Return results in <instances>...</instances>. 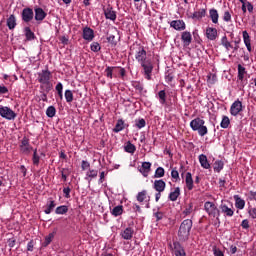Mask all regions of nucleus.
Segmentation results:
<instances>
[{
	"mask_svg": "<svg viewBox=\"0 0 256 256\" xmlns=\"http://www.w3.org/2000/svg\"><path fill=\"white\" fill-rule=\"evenodd\" d=\"M63 193H64L65 199L71 198V188H69V187L64 188Z\"/></svg>",
	"mask_w": 256,
	"mask_h": 256,
	"instance_id": "54",
	"label": "nucleus"
},
{
	"mask_svg": "<svg viewBox=\"0 0 256 256\" xmlns=\"http://www.w3.org/2000/svg\"><path fill=\"white\" fill-rule=\"evenodd\" d=\"M165 187H167V184L163 181V179L154 181V189L157 191V193H163V191H165Z\"/></svg>",
	"mask_w": 256,
	"mask_h": 256,
	"instance_id": "17",
	"label": "nucleus"
},
{
	"mask_svg": "<svg viewBox=\"0 0 256 256\" xmlns=\"http://www.w3.org/2000/svg\"><path fill=\"white\" fill-rule=\"evenodd\" d=\"M136 199L138 203H143L147 199V190H142L141 192H138L136 195Z\"/></svg>",
	"mask_w": 256,
	"mask_h": 256,
	"instance_id": "32",
	"label": "nucleus"
},
{
	"mask_svg": "<svg viewBox=\"0 0 256 256\" xmlns=\"http://www.w3.org/2000/svg\"><path fill=\"white\" fill-rule=\"evenodd\" d=\"M0 117H3V119H7L8 121H13V119L17 117V114L7 106H0Z\"/></svg>",
	"mask_w": 256,
	"mask_h": 256,
	"instance_id": "5",
	"label": "nucleus"
},
{
	"mask_svg": "<svg viewBox=\"0 0 256 256\" xmlns=\"http://www.w3.org/2000/svg\"><path fill=\"white\" fill-rule=\"evenodd\" d=\"M246 9L249 13H253V4L251 2L247 1L246 2Z\"/></svg>",
	"mask_w": 256,
	"mask_h": 256,
	"instance_id": "60",
	"label": "nucleus"
},
{
	"mask_svg": "<svg viewBox=\"0 0 256 256\" xmlns=\"http://www.w3.org/2000/svg\"><path fill=\"white\" fill-rule=\"evenodd\" d=\"M185 183L188 191H193V175L191 172L186 173Z\"/></svg>",
	"mask_w": 256,
	"mask_h": 256,
	"instance_id": "22",
	"label": "nucleus"
},
{
	"mask_svg": "<svg viewBox=\"0 0 256 256\" xmlns=\"http://www.w3.org/2000/svg\"><path fill=\"white\" fill-rule=\"evenodd\" d=\"M242 229H249V220L245 219L241 223Z\"/></svg>",
	"mask_w": 256,
	"mask_h": 256,
	"instance_id": "58",
	"label": "nucleus"
},
{
	"mask_svg": "<svg viewBox=\"0 0 256 256\" xmlns=\"http://www.w3.org/2000/svg\"><path fill=\"white\" fill-rule=\"evenodd\" d=\"M170 26L176 31H185V22L183 20H174L170 23Z\"/></svg>",
	"mask_w": 256,
	"mask_h": 256,
	"instance_id": "18",
	"label": "nucleus"
},
{
	"mask_svg": "<svg viewBox=\"0 0 256 256\" xmlns=\"http://www.w3.org/2000/svg\"><path fill=\"white\" fill-rule=\"evenodd\" d=\"M173 251L175 256H186L185 248L179 242L173 243Z\"/></svg>",
	"mask_w": 256,
	"mask_h": 256,
	"instance_id": "13",
	"label": "nucleus"
},
{
	"mask_svg": "<svg viewBox=\"0 0 256 256\" xmlns=\"http://www.w3.org/2000/svg\"><path fill=\"white\" fill-rule=\"evenodd\" d=\"M206 37L209 41H215L217 39V30L215 28H206Z\"/></svg>",
	"mask_w": 256,
	"mask_h": 256,
	"instance_id": "21",
	"label": "nucleus"
},
{
	"mask_svg": "<svg viewBox=\"0 0 256 256\" xmlns=\"http://www.w3.org/2000/svg\"><path fill=\"white\" fill-rule=\"evenodd\" d=\"M107 41H108V43H111V45H117V38H115V35H113V34H110L107 37Z\"/></svg>",
	"mask_w": 256,
	"mask_h": 256,
	"instance_id": "52",
	"label": "nucleus"
},
{
	"mask_svg": "<svg viewBox=\"0 0 256 256\" xmlns=\"http://www.w3.org/2000/svg\"><path fill=\"white\" fill-rule=\"evenodd\" d=\"M34 13L35 21H43L47 17V12L43 8H35Z\"/></svg>",
	"mask_w": 256,
	"mask_h": 256,
	"instance_id": "16",
	"label": "nucleus"
},
{
	"mask_svg": "<svg viewBox=\"0 0 256 256\" xmlns=\"http://www.w3.org/2000/svg\"><path fill=\"white\" fill-rule=\"evenodd\" d=\"M245 75H247V70L243 65L238 64V80L243 81V79H245Z\"/></svg>",
	"mask_w": 256,
	"mask_h": 256,
	"instance_id": "27",
	"label": "nucleus"
},
{
	"mask_svg": "<svg viewBox=\"0 0 256 256\" xmlns=\"http://www.w3.org/2000/svg\"><path fill=\"white\" fill-rule=\"evenodd\" d=\"M223 21H225L226 23H229V21H231V12L229 11L224 12Z\"/></svg>",
	"mask_w": 256,
	"mask_h": 256,
	"instance_id": "55",
	"label": "nucleus"
},
{
	"mask_svg": "<svg viewBox=\"0 0 256 256\" xmlns=\"http://www.w3.org/2000/svg\"><path fill=\"white\" fill-rule=\"evenodd\" d=\"M5 93H9V89L5 86H0V95H5Z\"/></svg>",
	"mask_w": 256,
	"mask_h": 256,
	"instance_id": "62",
	"label": "nucleus"
},
{
	"mask_svg": "<svg viewBox=\"0 0 256 256\" xmlns=\"http://www.w3.org/2000/svg\"><path fill=\"white\" fill-rule=\"evenodd\" d=\"M173 79H174L173 74L169 73V74L165 75V80L167 83H171V81H173Z\"/></svg>",
	"mask_w": 256,
	"mask_h": 256,
	"instance_id": "59",
	"label": "nucleus"
},
{
	"mask_svg": "<svg viewBox=\"0 0 256 256\" xmlns=\"http://www.w3.org/2000/svg\"><path fill=\"white\" fill-rule=\"evenodd\" d=\"M91 167V164L88 161L83 160L82 161V169L85 171L86 169H89Z\"/></svg>",
	"mask_w": 256,
	"mask_h": 256,
	"instance_id": "57",
	"label": "nucleus"
},
{
	"mask_svg": "<svg viewBox=\"0 0 256 256\" xmlns=\"http://www.w3.org/2000/svg\"><path fill=\"white\" fill-rule=\"evenodd\" d=\"M125 129V122L122 119H119L113 129L114 133H119Z\"/></svg>",
	"mask_w": 256,
	"mask_h": 256,
	"instance_id": "29",
	"label": "nucleus"
},
{
	"mask_svg": "<svg viewBox=\"0 0 256 256\" xmlns=\"http://www.w3.org/2000/svg\"><path fill=\"white\" fill-rule=\"evenodd\" d=\"M193 228V221L191 219L184 220L179 228L178 237L180 241H188Z\"/></svg>",
	"mask_w": 256,
	"mask_h": 256,
	"instance_id": "1",
	"label": "nucleus"
},
{
	"mask_svg": "<svg viewBox=\"0 0 256 256\" xmlns=\"http://www.w3.org/2000/svg\"><path fill=\"white\" fill-rule=\"evenodd\" d=\"M181 39H182L184 47H189V45H191V42L193 41V37L191 36V32L184 31L181 35Z\"/></svg>",
	"mask_w": 256,
	"mask_h": 256,
	"instance_id": "15",
	"label": "nucleus"
},
{
	"mask_svg": "<svg viewBox=\"0 0 256 256\" xmlns=\"http://www.w3.org/2000/svg\"><path fill=\"white\" fill-rule=\"evenodd\" d=\"M56 91L59 93L61 91H63V84L61 82H59L57 85H56Z\"/></svg>",
	"mask_w": 256,
	"mask_h": 256,
	"instance_id": "64",
	"label": "nucleus"
},
{
	"mask_svg": "<svg viewBox=\"0 0 256 256\" xmlns=\"http://www.w3.org/2000/svg\"><path fill=\"white\" fill-rule=\"evenodd\" d=\"M223 161L218 160L214 163V171H216L217 173H220L223 169Z\"/></svg>",
	"mask_w": 256,
	"mask_h": 256,
	"instance_id": "44",
	"label": "nucleus"
},
{
	"mask_svg": "<svg viewBox=\"0 0 256 256\" xmlns=\"http://www.w3.org/2000/svg\"><path fill=\"white\" fill-rule=\"evenodd\" d=\"M192 131H197L200 137H205L209 133V129L205 126V120L197 117L190 122Z\"/></svg>",
	"mask_w": 256,
	"mask_h": 256,
	"instance_id": "2",
	"label": "nucleus"
},
{
	"mask_svg": "<svg viewBox=\"0 0 256 256\" xmlns=\"http://www.w3.org/2000/svg\"><path fill=\"white\" fill-rule=\"evenodd\" d=\"M111 215H113L114 217H119V215H123V206L118 205V206L114 207L111 210Z\"/></svg>",
	"mask_w": 256,
	"mask_h": 256,
	"instance_id": "31",
	"label": "nucleus"
},
{
	"mask_svg": "<svg viewBox=\"0 0 256 256\" xmlns=\"http://www.w3.org/2000/svg\"><path fill=\"white\" fill-rule=\"evenodd\" d=\"M7 27L10 30H13L15 27H17V18L13 14H11L7 19Z\"/></svg>",
	"mask_w": 256,
	"mask_h": 256,
	"instance_id": "23",
	"label": "nucleus"
},
{
	"mask_svg": "<svg viewBox=\"0 0 256 256\" xmlns=\"http://www.w3.org/2000/svg\"><path fill=\"white\" fill-rule=\"evenodd\" d=\"M154 211V217L156 218V221H161V219H163V212L161 211H155V209H153Z\"/></svg>",
	"mask_w": 256,
	"mask_h": 256,
	"instance_id": "53",
	"label": "nucleus"
},
{
	"mask_svg": "<svg viewBox=\"0 0 256 256\" xmlns=\"http://www.w3.org/2000/svg\"><path fill=\"white\" fill-rule=\"evenodd\" d=\"M124 150L126 151V153H135V151H137V148L135 147L134 144L127 142L126 146L124 147Z\"/></svg>",
	"mask_w": 256,
	"mask_h": 256,
	"instance_id": "39",
	"label": "nucleus"
},
{
	"mask_svg": "<svg viewBox=\"0 0 256 256\" xmlns=\"http://www.w3.org/2000/svg\"><path fill=\"white\" fill-rule=\"evenodd\" d=\"M132 87H134V89H136V91H139L140 93L141 91H143V84L139 81L132 82Z\"/></svg>",
	"mask_w": 256,
	"mask_h": 256,
	"instance_id": "47",
	"label": "nucleus"
},
{
	"mask_svg": "<svg viewBox=\"0 0 256 256\" xmlns=\"http://www.w3.org/2000/svg\"><path fill=\"white\" fill-rule=\"evenodd\" d=\"M193 212V204H189V206L187 208H185V210L183 211L184 215H191V213Z\"/></svg>",
	"mask_w": 256,
	"mask_h": 256,
	"instance_id": "56",
	"label": "nucleus"
},
{
	"mask_svg": "<svg viewBox=\"0 0 256 256\" xmlns=\"http://www.w3.org/2000/svg\"><path fill=\"white\" fill-rule=\"evenodd\" d=\"M154 177H155L156 179H161V177H165V169H164L163 167H158V168L155 170Z\"/></svg>",
	"mask_w": 256,
	"mask_h": 256,
	"instance_id": "41",
	"label": "nucleus"
},
{
	"mask_svg": "<svg viewBox=\"0 0 256 256\" xmlns=\"http://www.w3.org/2000/svg\"><path fill=\"white\" fill-rule=\"evenodd\" d=\"M20 151L24 155H29V153H31V151H33V147H31V145L29 144V140L27 139V137H24L22 139L21 144H20Z\"/></svg>",
	"mask_w": 256,
	"mask_h": 256,
	"instance_id": "9",
	"label": "nucleus"
},
{
	"mask_svg": "<svg viewBox=\"0 0 256 256\" xmlns=\"http://www.w3.org/2000/svg\"><path fill=\"white\" fill-rule=\"evenodd\" d=\"M137 129H143V127H145V125H147V122H145V119L141 118L139 120H136L135 123Z\"/></svg>",
	"mask_w": 256,
	"mask_h": 256,
	"instance_id": "48",
	"label": "nucleus"
},
{
	"mask_svg": "<svg viewBox=\"0 0 256 256\" xmlns=\"http://www.w3.org/2000/svg\"><path fill=\"white\" fill-rule=\"evenodd\" d=\"M90 49L91 51H93L94 53H98V51H101V45L98 42H93L90 45Z\"/></svg>",
	"mask_w": 256,
	"mask_h": 256,
	"instance_id": "46",
	"label": "nucleus"
},
{
	"mask_svg": "<svg viewBox=\"0 0 256 256\" xmlns=\"http://www.w3.org/2000/svg\"><path fill=\"white\" fill-rule=\"evenodd\" d=\"M135 59L140 63H145L147 61V51H145V48L143 46H140L138 48V51L136 52Z\"/></svg>",
	"mask_w": 256,
	"mask_h": 256,
	"instance_id": "10",
	"label": "nucleus"
},
{
	"mask_svg": "<svg viewBox=\"0 0 256 256\" xmlns=\"http://www.w3.org/2000/svg\"><path fill=\"white\" fill-rule=\"evenodd\" d=\"M33 17H35L33 9L26 7L22 10L21 18L24 23H31V21H33Z\"/></svg>",
	"mask_w": 256,
	"mask_h": 256,
	"instance_id": "7",
	"label": "nucleus"
},
{
	"mask_svg": "<svg viewBox=\"0 0 256 256\" xmlns=\"http://www.w3.org/2000/svg\"><path fill=\"white\" fill-rule=\"evenodd\" d=\"M56 206H57V204H55V202L53 200H50L49 203L47 204L46 209L44 210V213L46 215H50L51 211H53Z\"/></svg>",
	"mask_w": 256,
	"mask_h": 256,
	"instance_id": "34",
	"label": "nucleus"
},
{
	"mask_svg": "<svg viewBox=\"0 0 256 256\" xmlns=\"http://www.w3.org/2000/svg\"><path fill=\"white\" fill-rule=\"evenodd\" d=\"M141 67L143 68L144 75L148 81H151V74L153 73V62L151 60H146L142 62Z\"/></svg>",
	"mask_w": 256,
	"mask_h": 256,
	"instance_id": "6",
	"label": "nucleus"
},
{
	"mask_svg": "<svg viewBox=\"0 0 256 256\" xmlns=\"http://www.w3.org/2000/svg\"><path fill=\"white\" fill-rule=\"evenodd\" d=\"M240 111H243V103L239 100H236L230 107V114L233 115V117H237Z\"/></svg>",
	"mask_w": 256,
	"mask_h": 256,
	"instance_id": "8",
	"label": "nucleus"
},
{
	"mask_svg": "<svg viewBox=\"0 0 256 256\" xmlns=\"http://www.w3.org/2000/svg\"><path fill=\"white\" fill-rule=\"evenodd\" d=\"M221 44L223 45V47H225L226 51L233 49V45H231V42L227 40V36L222 37Z\"/></svg>",
	"mask_w": 256,
	"mask_h": 256,
	"instance_id": "37",
	"label": "nucleus"
},
{
	"mask_svg": "<svg viewBox=\"0 0 256 256\" xmlns=\"http://www.w3.org/2000/svg\"><path fill=\"white\" fill-rule=\"evenodd\" d=\"M69 211V208L66 205H62L56 208L55 213L56 215H65Z\"/></svg>",
	"mask_w": 256,
	"mask_h": 256,
	"instance_id": "40",
	"label": "nucleus"
},
{
	"mask_svg": "<svg viewBox=\"0 0 256 256\" xmlns=\"http://www.w3.org/2000/svg\"><path fill=\"white\" fill-rule=\"evenodd\" d=\"M51 77H52L51 71H49L48 69L42 70L41 72L37 73L38 83H41L46 87H49L51 85Z\"/></svg>",
	"mask_w": 256,
	"mask_h": 256,
	"instance_id": "3",
	"label": "nucleus"
},
{
	"mask_svg": "<svg viewBox=\"0 0 256 256\" xmlns=\"http://www.w3.org/2000/svg\"><path fill=\"white\" fill-rule=\"evenodd\" d=\"M204 209L210 217H216L217 219H219L220 212H219V208H217V205H215V203L211 201L205 202Z\"/></svg>",
	"mask_w": 256,
	"mask_h": 256,
	"instance_id": "4",
	"label": "nucleus"
},
{
	"mask_svg": "<svg viewBox=\"0 0 256 256\" xmlns=\"http://www.w3.org/2000/svg\"><path fill=\"white\" fill-rule=\"evenodd\" d=\"M64 97L67 103H73V91L66 90L64 93Z\"/></svg>",
	"mask_w": 256,
	"mask_h": 256,
	"instance_id": "42",
	"label": "nucleus"
},
{
	"mask_svg": "<svg viewBox=\"0 0 256 256\" xmlns=\"http://www.w3.org/2000/svg\"><path fill=\"white\" fill-rule=\"evenodd\" d=\"M53 239H55V232H52L45 237V241L43 242V247H47L48 245H50Z\"/></svg>",
	"mask_w": 256,
	"mask_h": 256,
	"instance_id": "38",
	"label": "nucleus"
},
{
	"mask_svg": "<svg viewBox=\"0 0 256 256\" xmlns=\"http://www.w3.org/2000/svg\"><path fill=\"white\" fill-rule=\"evenodd\" d=\"M236 209H245V200L241 199L239 196H234Z\"/></svg>",
	"mask_w": 256,
	"mask_h": 256,
	"instance_id": "30",
	"label": "nucleus"
},
{
	"mask_svg": "<svg viewBox=\"0 0 256 256\" xmlns=\"http://www.w3.org/2000/svg\"><path fill=\"white\" fill-rule=\"evenodd\" d=\"M57 113V110L54 108V106H49L46 110L47 117L53 118L55 117V114Z\"/></svg>",
	"mask_w": 256,
	"mask_h": 256,
	"instance_id": "43",
	"label": "nucleus"
},
{
	"mask_svg": "<svg viewBox=\"0 0 256 256\" xmlns=\"http://www.w3.org/2000/svg\"><path fill=\"white\" fill-rule=\"evenodd\" d=\"M133 233H135V230H133L131 227H127L121 232V237L126 241H131V239H133Z\"/></svg>",
	"mask_w": 256,
	"mask_h": 256,
	"instance_id": "19",
	"label": "nucleus"
},
{
	"mask_svg": "<svg viewBox=\"0 0 256 256\" xmlns=\"http://www.w3.org/2000/svg\"><path fill=\"white\" fill-rule=\"evenodd\" d=\"M158 97L161 105H165L167 103V94L165 93V90L159 91Z\"/></svg>",
	"mask_w": 256,
	"mask_h": 256,
	"instance_id": "35",
	"label": "nucleus"
},
{
	"mask_svg": "<svg viewBox=\"0 0 256 256\" xmlns=\"http://www.w3.org/2000/svg\"><path fill=\"white\" fill-rule=\"evenodd\" d=\"M83 39L85 41H92L93 39H95V32L93 31V29L85 27L83 29Z\"/></svg>",
	"mask_w": 256,
	"mask_h": 256,
	"instance_id": "14",
	"label": "nucleus"
},
{
	"mask_svg": "<svg viewBox=\"0 0 256 256\" xmlns=\"http://www.w3.org/2000/svg\"><path fill=\"white\" fill-rule=\"evenodd\" d=\"M229 125H231V120H229L228 116H223L222 121L220 123V127L222 129H227L229 127Z\"/></svg>",
	"mask_w": 256,
	"mask_h": 256,
	"instance_id": "36",
	"label": "nucleus"
},
{
	"mask_svg": "<svg viewBox=\"0 0 256 256\" xmlns=\"http://www.w3.org/2000/svg\"><path fill=\"white\" fill-rule=\"evenodd\" d=\"M199 162L203 169H209L211 167V164H209V160H207V156L204 154H201L199 156Z\"/></svg>",
	"mask_w": 256,
	"mask_h": 256,
	"instance_id": "24",
	"label": "nucleus"
},
{
	"mask_svg": "<svg viewBox=\"0 0 256 256\" xmlns=\"http://www.w3.org/2000/svg\"><path fill=\"white\" fill-rule=\"evenodd\" d=\"M221 213L225 215V217H233L235 215V210H233V206L229 207L227 204L222 203L220 205Z\"/></svg>",
	"mask_w": 256,
	"mask_h": 256,
	"instance_id": "11",
	"label": "nucleus"
},
{
	"mask_svg": "<svg viewBox=\"0 0 256 256\" xmlns=\"http://www.w3.org/2000/svg\"><path fill=\"white\" fill-rule=\"evenodd\" d=\"M214 256H225L220 249H214Z\"/></svg>",
	"mask_w": 256,
	"mask_h": 256,
	"instance_id": "63",
	"label": "nucleus"
},
{
	"mask_svg": "<svg viewBox=\"0 0 256 256\" xmlns=\"http://www.w3.org/2000/svg\"><path fill=\"white\" fill-rule=\"evenodd\" d=\"M104 14L106 19H110V21H115V19H117V12L113 10V7H108L105 9Z\"/></svg>",
	"mask_w": 256,
	"mask_h": 256,
	"instance_id": "20",
	"label": "nucleus"
},
{
	"mask_svg": "<svg viewBox=\"0 0 256 256\" xmlns=\"http://www.w3.org/2000/svg\"><path fill=\"white\" fill-rule=\"evenodd\" d=\"M41 161V156H39V153H37V149L33 151V157H32V163L36 167H39V163Z\"/></svg>",
	"mask_w": 256,
	"mask_h": 256,
	"instance_id": "33",
	"label": "nucleus"
},
{
	"mask_svg": "<svg viewBox=\"0 0 256 256\" xmlns=\"http://www.w3.org/2000/svg\"><path fill=\"white\" fill-rule=\"evenodd\" d=\"M179 195H181V188L176 187L173 192H170L168 198L170 201H177V199H179Z\"/></svg>",
	"mask_w": 256,
	"mask_h": 256,
	"instance_id": "25",
	"label": "nucleus"
},
{
	"mask_svg": "<svg viewBox=\"0 0 256 256\" xmlns=\"http://www.w3.org/2000/svg\"><path fill=\"white\" fill-rule=\"evenodd\" d=\"M205 9L193 13V19H203L205 17Z\"/></svg>",
	"mask_w": 256,
	"mask_h": 256,
	"instance_id": "45",
	"label": "nucleus"
},
{
	"mask_svg": "<svg viewBox=\"0 0 256 256\" xmlns=\"http://www.w3.org/2000/svg\"><path fill=\"white\" fill-rule=\"evenodd\" d=\"M249 215L252 217V219H256V208H251L249 210Z\"/></svg>",
	"mask_w": 256,
	"mask_h": 256,
	"instance_id": "61",
	"label": "nucleus"
},
{
	"mask_svg": "<svg viewBox=\"0 0 256 256\" xmlns=\"http://www.w3.org/2000/svg\"><path fill=\"white\" fill-rule=\"evenodd\" d=\"M24 33H25L26 41H33V39H35V33L31 31L30 27H25Z\"/></svg>",
	"mask_w": 256,
	"mask_h": 256,
	"instance_id": "28",
	"label": "nucleus"
},
{
	"mask_svg": "<svg viewBox=\"0 0 256 256\" xmlns=\"http://www.w3.org/2000/svg\"><path fill=\"white\" fill-rule=\"evenodd\" d=\"M138 171L143 175V177H149V173H151V162H143Z\"/></svg>",
	"mask_w": 256,
	"mask_h": 256,
	"instance_id": "12",
	"label": "nucleus"
},
{
	"mask_svg": "<svg viewBox=\"0 0 256 256\" xmlns=\"http://www.w3.org/2000/svg\"><path fill=\"white\" fill-rule=\"evenodd\" d=\"M171 177L174 179L175 183L179 181V171H177V168L172 169Z\"/></svg>",
	"mask_w": 256,
	"mask_h": 256,
	"instance_id": "49",
	"label": "nucleus"
},
{
	"mask_svg": "<svg viewBox=\"0 0 256 256\" xmlns=\"http://www.w3.org/2000/svg\"><path fill=\"white\" fill-rule=\"evenodd\" d=\"M114 69H115V67L108 66L105 69L106 77H108L109 79H113V70Z\"/></svg>",
	"mask_w": 256,
	"mask_h": 256,
	"instance_id": "50",
	"label": "nucleus"
},
{
	"mask_svg": "<svg viewBox=\"0 0 256 256\" xmlns=\"http://www.w3.org/2000/svg\"><path fill=\"white\" fill-rule=\"evenodd\" d=\"M209 15L212 23H215V24L219 23V12H217L216 9H211L209 11Z\"/></svg>",
	"mask_w": 256,
	"mask_h": 256,
	"instance_id": "26",
	"label": "nucleus"
},
{
	"mask_svg": "<svg viewBox=\"0 0 256 256\" xmlns=\"http://www.w3.org/2000/svg\"><path fill=\"white\" fill-rule=\"evenodd\" d=\"M98 175V171L97 170H89L87 173H86V176L89 177L90 179H95V177H97Z\"/></svg>",
	"mask_w": 256,
	"mask_h": 256,
	"instance_id": "51",
	"label": "nucleus"
}]
</instances>
